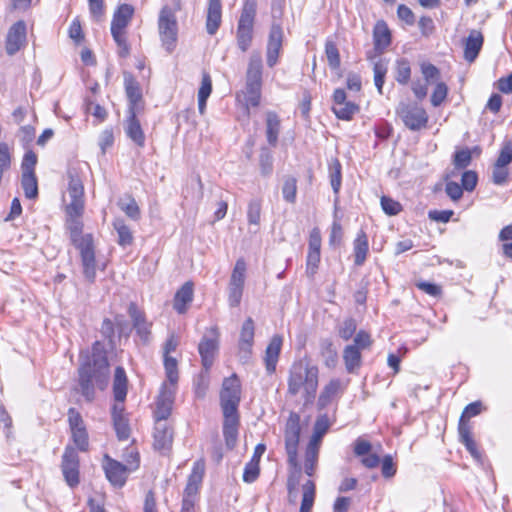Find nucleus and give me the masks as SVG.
Masks as SVG:
<instances>
[{"instance_id":"1","label":"nucleus","mask_w":512,"mask_h":512,"mask_svg":"<svg viewBox=\"0 0 512 512\" xmlns=\"http://www.w3.org/2000/svg\"><path fill=\"white\" fill-rule=\"evenodd\" d=\"M79 373V386L81 394L87 401L95 396V387L104 390L109 382L110 369L104 345L96 341L92 346L91 354L81 352Z\"/></svg>"},{"instance_id":"2","label":"nucleus","mask_w":512,"mask_h":512,"mask_svg":"<svg viewBox=\"0 0 512 512\" xmlns=\"http://www.w3.org/2000/svg\"><path fill=\"white\" fill-rule=\"evenodd\" d=\"M66 212V228L69 231L70 240L76 249L79 250L83 273L89 281H93L96 275L95 249L92 234H83V212L74 214L69 210Z\"/></svg>"},{"instance_id":"3","label":"nucleus","mask_w":512,"mask_h":512,"mask_svg":"<svg viewBox=\"0 0 512 512\" xmlns=\"http://www.w3.org/2000/svg\"><path fill=\"white\" fill-rule=\"evenodd\" d=\"M317 366L311 365L308 361L300 360L295 362L288 378V393L296 396L303 390L304 404L313 403L318 388Z\"/></svg>"},{"instance_id":"4","label":"nucleus","mask_w":512,"mask_h":512,"mask_svg":"<svg viewBox=\"0 0 512 512\" xmlns=\"http://www.w3.org/2000/svg\"><path fill=\"white\" fill-rule=\"evenodd\" d=\"M158 33L162 48L171 54L178 41V22L173 9L165 5L161 8L158 17Z\"/></svg>"},{"instance_id":"5","label":"nucleus","mask_w":512,"mask_h":512,"mask_svg":"<svg viewBox=\"0 0 512 512\" xmlns=\"http://www.w3.org/2000/svg\"><path fill=\"white\" fill-rule=\"evenodd\" d=\"M256 8V0H245L236 31L237 45L242 52L249 49L253 40Z\"/></svg>"},{"instance_id":"6","label":"nucleus","mask_w":512,"mask_h":512,"mask_svg":"<svg viewBox=\"0 0 512 512\" xmlns=\"http://www.w3.org/2000/svg\"><path fill=\"white\" fill-rule=\"evenodd\" d=\"M204 473L205 461L203 459H199L194 462L191 474L188 477V481L183 492L180 512H196L198 491L203 481Z\"/></svg>"},{"instance_id":"7","label":"nucleus","mask_w":512,"mask_h":512,"mask_svg":"<svg viewBox=\"0 0 512 512\" xmlns=\"http://www.w3.org/2000/svg\"><path fill=\"white\" fill-rule=\"evenodd\" d=\"M130 458L132 460H127L128 464L123 465L109 456H105L104 470L107 479L112 485L122 487L126 482L127 474L139 467L138 453H131Z\"/></svg>"},{"instance_id":"8","label":"nucleus","mask_w":512,"mask_h":512,"mask_svg":"<svg viewBox=\"0 0 512 512\" xmlns=\"http://www.w3.org/2000/svg\"><path fill=\"white\" fill-rule=\"evenodd\" d=\"M396 114L405 127L411 131H420L427 127L429 116L426 110L417 103H400Z\"/></svg>"},{"instance_id":"9","label":"nucleus","mask_w":512,"mask_h":512,"mask_svg":"<svg viewBox=\"0 0 512 512\" xmlns=\"http://www.w3.org/2000/svg\"><path fill=\"white\" fill-rule=\"evenodd\" d=\"M300 432V416L295 412H291L285 425L284 438L288 463L294 468L298 467V444Z\"/></svg>"},{"instance_id":"10","label":"nucleus","mask_w":512,"mask_h":512,"mask_svg":"<svg viewBox=\"0 0 512 512\" xmlns=\"http://www.w3.org/2000/svg\"><path fill=\"white\" fill-rule=\"evenodd\" d=\"M220 332L217 326H212L206 330L199 345L198 352L201 356L202 366L206 370H210L214 359L219 350Z\"/></svg>"},{"instance_id":"11","label":"nucleus","mask_w":512,"mask_h":512,"mask_svg":"<svg viewBox=\"0 0 512 512\" xmlns=\"http://www.w3.org/2000/svg\"><path fill=\"white\" fill-rule=\"evenodd\" d=\"M246 262L243 258L236 261L228 284V303L237 307L241 303L245 284Z\"/></svg>"},{"instance_id":"12","label":"nucleus","mask_w":512,"mask_h":512,"mask_svg":"<svg viewBox=\"0 0 512 512\" xmlns=\"http://www.w3.org/2000/svg\"><path fill=\"white\" fill-rule=\"evenodd\" d=\"M61 469L64 479L71 488L79 484V456L73 447H66L62 455Z\"/></svg>"},{"instance_id":"13","label":"nucleus","mask_w":512,"mask_h":512,"mask_svg":"<svg viewBox=\"0 0 512 512\" xmlns=\"http://www.w3.org/2000/svg\"><path fill=\"white\" fill-rule=\"evenodd\" d=\"M177 388L169 387L167 382H163L156 401L154 411L155 420H167L171 415Z\"/></svg>"},{"instance_id":"14","label":"nucleus","mask_w":512,"mask_h":512,"mask_svg":"<svg viewBox=\"0 0 512 512\" xmlns=\"http://www.w3.org/2000/svg\"><path fill=\"white\" fill-rule=\"evenodd\" d=\"M67 194L69 197V203L66 204L65 210H69L74 214L84 212V186L77 175H69Z\"/></svg>"},{"instance_id":"15","label":"nucleus","mask_w":512,"mask_h":512,"mask_svg":"<svg viewBox=\"0 0 512 512\" xmlns=\"http://www.w3.org/2000/svg\"><path fill=\"white\" fill-rule=\"evenodd\" d=\"M240 381L234 374L225 378L220 393L221 408H238L240 403Z\"/></svg>"},{"instance_id":"16","label":"nucleus","mask_w":512,"mask_h":512,"mask_svg":"<svg viewBox=\"0 0 512 512\" xmlns=\"http://www.w3.org/2000/svg\"><path fill=\"white\" fill-rule=\"evenodd\" d=\"M283 30L279 23L274 22L271 25L268 43L266 48V61L269 67H274L280 55L283 43Z\"/></svg>"},{"instance_id":"17","label":"nucleus","mask_w":512,"mask_h":512,"mask_svg":"<svg viewBox=\"0 0 512 512\" xmlns=\"http://www.w3.org/2000/svg\"><path fill=\"white\" fill-rule=\"evenodd\" d=\"M26 44V24L20 20L8 30L5 49L8 55L16 54Z\"/></svg>"},{"instance_id":"18","label":"nucleus","mask_w":512,"mask_h":512,"mask_svg":"<svg viewBox=\"0 0 512 512\" xmlns=\"http://www.w3.org/2000/svg\"><path fill=\"white\" fill-rule=\"evenodd\" d=\"M346 383L339 378L331 379L322 389L318 397V409L322 410L339 398L346 389Z\"/></svg>"},{"instance_id":"19","label":"nucleus","mask_w":512,"mask_h":512,"mask_svg":"<svg viewBox=\"0 0 512 512\" xmlns=\"http://www.w3.org/2000/svg\"><path fill=\"white\" fill-rule=\"evenodd\" d=\"M136 114L137 111H134L133 108L128 109V117L125 120L124 130L127 137L131 139L138 147H144L145 134Z\"/></svg>"},{"instance_id":"20","label":"nucleus","mask_w":512,"mask_h":512,"mask_svg":"<svg viewBox=\"0 0 512 512\" xmlns=\"http://www.w3.org/2000/svg\"><path fill=\"white\" fill-rule=\"evenodd\" d=\"M128 313L137 334L144 342H147L150 336L151 324L146 320L144 313L138 309L135 303H130Z\"/></svg>"},{"instance_id":"21","label":"nucleus","mask_w":512,"mask_h":512,"mask_svg":"<svg viewBox=\"0 0 512 512\" xmlns=\"http://www.w3.org/2000/svg\"><path fill=\"white\" fill-rule=\"evenodd\" d=\"M173 440V430L166 420H155L154 447L158 450L168 449Z\"/></svg>"},{"instance_id":"22","label":"nucleus","mask_w":512,"mask_h":512,"mask_svg":"<svg viewBox=\"0 0 512 512\" xmlns=\"http://www.w3.org/2000/svg\"><path fill=\"white\" fill-rule=\"evenodd\" d=\"M483 42L484 38L480 31L473 29L469 32L468 37L464 41V58L466 61L471 63L477 58Z\"/></svg>"},{"instance_id":"23","label":"nucleus","mask_w":512,"mask_h":512,"mask_svg":"<svg viewBox=\"0 0 512 512\" xmlns=\"http://www.w3.org/2000/svg\"><path fill=\"white\" fill-rule=\"evenodd\" d=\"M283 343V338L280 335H274L265 351V366L266 370L269 374L275 372L276 370V364L278 362L279 354L281 351Z\"/></svg>"},{"instance_id":"24","label":"nucleus","mask_w":512,"mask_h":512,"mask_svg":"<svg viewBox=\"0 0 512 512\" xmlns=\"http://www.w3.org/2000/svg\"><path fill=\"white\" fill-rule=\"evenodd\" d=\"M222 4L221 0H209L206 17V30L209 35H214L221 25Z\"/></svg>"},{"instance_id":"25","label":"nucleus","mask_w":512,"mask_h":512,"mask_svg":"<svg viewBox=\"0 0 512 512\" xmlns=\"http://www.w3.org/2000/svg\"><path fill=\"white\" fill-rule=\"evenodd\" d=\"M262 56L259 51H253L249 57L246 71V83L262 84Z\"/></svg>"},{"instance_id":"26","label":"nucleus","mask_w":512,"mask_h":512,"mask_svg":"<svg viewBox=\"0 0 512 512\" xmlns=\"http://www.w3.org/2000/svg\"><path fill=\"white\" fill-rule=\"evenodd\" d=\"M193 300V283L191 281L185 282L179 290H177L173 308L179 313L184 314L187 311V306Z\"/></svg>"},{"instance_id":"27","label":"nucleus","mask_w":512,"mask_h":512,"mask_svg":"<svg viewBox=\"0 0 512 512\" xmlns=\"http://www.w3.org/2000/svg\"><path fill=\"white\" fill-rule=\"evenodd\" d=\"M373 42L376 51L383 52L391 44V32L385 21L376 22L373 29Z\"/></svg>"},{"instance_id":"28","label":"nucleus","mask_w":512,"mask_h":512,"mask_svg":"<svg viewBox=\"0 0 512 512\" xmlns=\"http://www.w3.org/2000/svg\"><path fill=\"white\" fill-rule=\"evenodd\" d=\"M124 86L125 92L129 101V108H133L134 111L138 110V104L142 100V91L139 83L129 73L124 75Z\"/></svg>"},{"instance_id":"29","label":"nucleus","mask_w":512,"mask_h":512,"mask_svg":"<svg viewBox=\"0 0 512 512\" xmlns=\"http://www.w3.org/2000/svg\"><path fill=\"white\" fill-rule=\"evenodd\" d=\"M254 321L252 318H248L244 321L239 338V350L245 356L251 353V348L254 343Z\"/></svg>"},{"instance_id":"30","label":"nucleus","mask_w":512,"mask_h":512,"mask_svg":"<svg viewBox=\"0 0 512 512\" xmlns=\"http://www.w3.org/2000/svg\"><path fill=\"white\" fill-rule=\"evenodd\" d=\"M134 15V7L130 4H121L113 14L111 29L126 30Z\"/></svg>"},{"instance_id":"31","label":"nucleus","mask_w":512,"mask_h":512,"mask_svg":"<svg viewBox=\"0 0 512 512\" xmlns=\"http://www.w3.org/2000/svg\"><path fill=\"white\" fill-rule=\"evenodd\" d=\"M123 407L115 404L112 411L114 428L119 440H127L130 436L128 420L123 415Z\"/></svg>"},{"instance_id":"32","label":"nucleus","mask_w":512,"mask_h":512,"mask_svg":"<svg viewBox=\"0 0 512 512\" xmlns=\"http://www.w3.org/2000/svg\"><path fill=\"white\" fill-rule=\"evenodd\" d=\"M113 393L117 402H123L127 395V376L124 368L121 366L115 369Z\"/></svg>"},{"instance_id":"33","label":"nucleus","mask_w":512,"mask_h":512,"mask_svg":"<svg viewBox=\"0 0 512 512\" xmlns=\"http://www.w3.org/2000/svg\"><path fill=\"white\" fill-rule=\"evenodd\" d=\"M368 238L364 231H360L357 234L356 239L353 243V250H354V263L357 266L363 265V263L366 260L367 254H368Z\"/></svg>"},{"instance_id":"34","label":"nucleus","mask_w":512,"mask_h":512,"mask_svg":"<svg viewBox=\"0 0 512 512\" xmlns=\"http://www.w3.org/2000/svg\"><path fill=\"white\" fill-rule=\"evenodd\" d=\"M280 133V119L275 112L269 111L266 114V137L271 146H276Z\"/></svg>"},{"instance_id":"35","label":"nucleus","mask_w":512,"mask_h":512,"mask_svg":"<svg viewBox=\"0 0 512 512\" xmlns=\"http://www.w3.org/2000/svg\"><path fill=\"white\" fill-rule=\"evenodd\" d=\"M328 171L332 190L335 195H338L342 183V165L337 158L329 160Z\"/></svg>"},{"instance_id":"36","label":"nucleus","mask_w":512,"mask_h":512,"mask_svg":"<svg viewBox=\"0 0 512 512\" xmlns=\"http://www.w3.org/2000/svg\"><path fill=\"white\" fill-rule=\"evenodd\" d=\"M343 359L346 370L349 373H353L361 364L360 350L355 345L346 346L343 352Z\"/></svg>"},{"instance_id":"37","label":"nucleus","mask_w":512,"mask_h":512,"mask_svg":"<svg viewBox=\"0 0 512 512\" xmlns=\"http://www.w3.org/2000/svg\"><path fill=\"white\" fill-rule=\"evenodd\" d=\"M328 428H329L328 417L326 415L319 416L315 422L313 435H312L308 445H312V446L320 448L322 437L327 432Z\"/></svg>"},{"instance_id":"38","label":"nucleus","mask_w":512,"mask_h":512,"mask_svg":"<svg viewBox=\"0 0 512 512\" xmlns=\"http://www.w3.org/2000/svg\"><path fill=\"white\" fill-rule=\"evenodd\" d=\"M164 369L166 375V381L169 387L177 388L179 380L178 363L174 357L164 358Z\"/></svg>"},{"instance_id":"39","label":"nucleus","mask_w":512,"mask_h":512,"mask_svg":"<svg viewBox=\"0 0 512 512\" xmlns=\"http://www.w3.org/2000/svg\"><path fill=\"white\" fill-rule=\"evenodd\" d=\"M302 501L299 512H310L315 499V484L313 481L308 480L302 486Z\"/></svg>"},{"instance_id":"40","label":"nucleus","mask_w":512,"mask_h":512,"mask_svg":"<svg viewBox=\"0 0 512 512\" xmlns=\"http://www.w3.org/2000/svg\"><path fill=\"white\" fill-rule=\"evenodd\" d=\"M21 185L27 198L34 199L37 197L38 185L35 173H22Z\"/></svg>"},{"instance_id":"41","label":"nucleus","mask_w":512,"mask_h":512,"mask_svg":"<svg viewBox=\"0 0 512 512\" xmlns=\"http://www.w3.org/2000/svg\"><path fill=\"white\" fill-rule=\"evenodd\" d=\"M332 110L338 119L348 121L359 111V107L355 103L347 101L344 104L333 106Z\"/></svg>"},{"instance_id":"42","label":"nucleus","mask_w":512,"mask_h":512,"mask_svg":"<svg viewBox=\"0 0 512 512\" xmlns=\"http://www.w3.org/2000/svg\"><path fill=\"white\" fill-rule=\"evenodd\" d=\"M411 77V66L407 59L397 60L395 66V80L402 85H406Z\"/></svg>"},{"instance_id":"43","label":"nucleus","mask_w":512,"mask_h":512,"mask_svg":"<svg viewBox=\"0 0 512 512\" xmlns=\"http://www.w3.org/2000/svg\"><path fill=\"white\" fill-rule=\"evenodd\" d=\"M420 72L423 79L427 83L436 84L440 82L441 73L440 70L430 62L423 61L420 63Z\"/></svg>"},{"instance_id":"44","label":"nucleus","mask_w":512,"mask_h":512,"mask_svg":"<svg viewBox=\"0 0 512 512\" xmlns=\"http://www.w3.org/2000/svg\"><path fill=\"white\" fill-rule=\"evenodd\" d=\"M318 456H319V448L307 445L306 452H305V462H304V469L305 473L308 476H312L314 474L317 462H318Z\"/></svg>"},{"instance_id":"45","label":"nucleus","mask_w":512,"mask_h":512,"mask_svg":"<svg viewBox=\"0 0 512 512\" xmlns=\"http://www.w3.org/2000/svg\"><path fill=\"white\" fill-rule=\"evenodd\" d=\"M113 226L118 234V244L123 247L130 245L133 241V236L129 227L124 223V221L117 219L114 221Z\"/></svg>"},{"instance_id":"46","label":"nucleus","mask_w":512,"mask_h":512,"mask_svg":"<svg viewBox=\"0 0 512 512\" xmlns=\"http://www.w3.org/2000/svg\"><path fill=\"white\" fill-rule=\"evenodd\" d=\"M209 370L203 368L194 381V392L197 398H203L209 388Z\"/></svg>"},{"instance_id":"47","label":"nucleus","mask_w":512,"mask_h":512,"mask_svg":"<svg viewBox=\"0 0 512 512\" xmlns=\"http://www.w3.org/2000/svg\"><path fill=\"white\" fill-rule=\"evenodd\" d=\"M261 202L259 200H251L247 208V220L249 225L255 226L254 232H257L261 220Z\"/></svg>"},{"instance_id":"48","label":"nucleus","mask_w":512,"mask_h":512,"mask_svg":"<svg viewBox=\"0 0 512 512\" xmlns=\"http://www.w3.org/2000/svg\"><path fill=\"white\" fill-rule=\"evenodd\" d=\"M262 84L246 83V106L257 107L260 104Z\"/></svg>"},{"instance_id":"49","label":"nucleus","mask_w":512,"mask_h":512,"mask_svg":"<svg viewBox=\"0 0 512 512\" xmlns=\"http://www.w3.org/2000/svg\"><path fill=\"white\" fill-rule=\"evenodd\" d=\"M297 194V180L295 177L288 176L284 179L282 186V195L286 202L294 203Z\"/></svg>"},{"instance_id":"50","label":"nucleus","mask_w":512,"mask_h":512,"mask_svg":"<svg viewBox=\"0 0 512 512\" xmlns=\"http://www.w3.org/2000/svg\"><path fill=\"white\" fill-rule=\"evenodd\" d=\"M325 54L328 64L332 69L340 67V54L336 44L333 41L327 40L325 43Z\"/></svg>"},{"instance_id":"51","label":"nucleus","mask_w":512,"mask_h":512,"mask_svg":"<svg viewBox=\"0 0 512 512\" xmlns=\"http://www.w3.org/2000/svg\"><path fill=\"white\" fill-rule=\"evenodd\" d=\"M111 34L119 48V55L121 57H127L130 53V47L126 38V30L111 29Z\"/></svg>"},{"instance_id":"52","label":"nucleus","mask_w":512,"mask_h":512,"mask_svg":"<svg viewBox=\"0 0 512 512\" xmlns=\"http://www.w3.org/2000/svg\"><path fill=\"white\" fill-rule=\"evenodd\" d=\"M74 444L80 451H87L89 447L88 433L86 427L71 430Z\"/></svg>"},{"instance_id":"53","label":"nucleus","mask_w":512,"mask_h":512,"mask_svg":"<svg viewBox=\"0 0 512 512\" xmlns=\"http://www.w3.org/2000/svg\"><path fill=\"white\" fill-rule=\"evenodd\" d=\"M448 95V87L447 85L440 81L435 84L434 90L431 95V104L434 107L440 106L446 99Z\"/></svg>"},{"instance_id":"54","label":"nucleus","mask_w":512,"mask_h":512,"mask_svg":"<svg viewBox=\"0 0 512 512\" xmlns=\"http://www.w3.org/2000/svg\"><path fill=\"white\" fill-rule=\"evenodd\" d=\"M260 473L258 459H251L244 468L243 481L253 483L256 481Z\"/></svg>"},{"instance_id":"55","label":"nucleus","mask_w":512,"mask_h":512,"mask_svg":"<svg viewBox=\"0 0 512 512\" xmlns=\"http://www.w3.org/2000/svg\"><path fill=\"white\" fill-rule=\"evenodd\" d=\"M118 206L120 207V209L123 212H125V214L129 218H131L133 220L139 219L140 209H139V206H138L137 202L135 201V199L129 198L127 202L120 200L118 202Z\"/></svg>"},{"instance_id":"56","label":"nucleus","mask_w":512,"mask_h":512,"mask_svg":"<svg viewBox=\"0 0 512 512\" xmlns=\"http://www.w3.org/2000/svg\"><path fill=\"white\" fill-rule=\"evenodd\" d=\"M373 71H374L375 86L377 87L378 92L380 94H382L384 79H385V75L387 73V66L381 61L376 62L374 64Z\"/></svg>"},{"instance_id":"57","label":"nucleus","mask_w":512,"mask_h":512,"mask_svg":"<svg viewBox=\"0 0 512 512\" xmlns=\"http://www.w3.org/2000/svg\"><path fill=\"white\" fill-rule=\"evenodd\" d=\"M321 259V252H308L306 259V273L312 278L318 269Z\"/></svg>"},{"instance_id":"58","label":"nucleus","mask_w":512,"mask_h":512,"mask_svg":"<svg viewBox=\"0 0 512 512\" xmlns=\"http://www.w3.org/2000/svg\"><path fill=\"white\" fill-rule=\"evenodd\" d=\"M509 171L507 166H501L498 163L494 164L492 172V181L496 185H503L507 182Z\"/></svg>"},{"instance_id":"59","label":"nucleus","mask_w":512,"mask_h":512,"mask_svg":"<svg viewBox=\"0 0 512 512\" xmlns=\"http://www.w3.org/2000/svg\"><path fill=\"white\" fill-rule=\"evenodd\" d=\"M472 160L471 152L469 149L457 151L454 155V166L457 169H464L470 165Z\"/></svg>"},{"instance_id":"60","label":"nucleus","mask_w":512,"mask_h":512,"mask_svg":"<svg viewBox=\"0 0 512 512\" xmlns=\"http://www.w3.org/2000/svg\"><path fill=\"white\" fill-rule=\"evenodd\" d=\"M431 83L425 82L424 79H416L411 83V90L418 100H423L428 94V87Z\"/></svg>"},{"instance_id":"61","label":"nucleus","mask_w":512,"mask_h":512,"mask_svg":"<svg viewBox=\"0 0 512 512\" xmlns=\"http://www.w3.org/2000/svg\"><path fill=\"white\" fill-rule=\"evenodd\" d=\"M224 423L223 427H238L239 415L238 408H222Z\"/></svg>"},{"instance_id":"62","label":"nucleus","mask_w":512,"mask_h":512,"mask_svg":"<svg viewBox=\"0 0 512 512\" xmlns=\"http://www.w3.org/2000/svg\"><path fill=\"white\" fill-rule=\"evenodd\" d=\"M381 207L383 211L388 215H397L402 209V206L399 202L387 196L381 197Z\"/></svg>"},{"instance_id":"63","label":"nucleus","mask_w":512,"mask_h":512,"mask_svg":"<svg viewBox=\"0 0 512 512\" xmlns=\"http://www.w3.org/2000/svg\"><path fill=\"white\" fill-rule=\"evenodd\" d=\"M37 163V156L32 150L26 151L24 154L21 168L22 173H35L34 169Z\"/></svg>"},{"instance_id":"64","label":"nucleus","mask_w":512,"mask_h":512,"mask_svg":"<svg viewBox=\"0 0 512 512\" xmlns=\"http://www.w3.org/2000/svg\"><path fill=\"white\" fill-rule=\"evenodd\" d=\"M512 162V142L507 141L503 144L496 163L501 166H507Z\"/></svg>"}]
</instances>
